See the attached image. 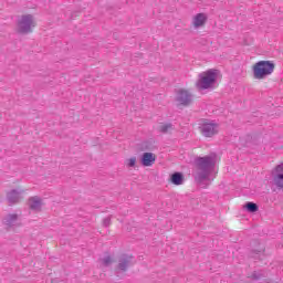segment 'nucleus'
<instances>
[{
    "label": "nucleus",
    "instance_id": "f257e3e1",
    "mask_svg": "<svg viewBox=\"0 0 283 283\" xmlns=\"http://www.w3.org/2000/svg\"><path fill=\"white\" fill-rule=\"evenodd\" d=\"M218 170L216 169V156H206L197 159V171L195 174L198 182H211L216 179Z\"/></svg>",
    "mask_w": 283,
    "mask_h": 283
},
{
    "label": "nucleus",
    "instance_id": "f03ea898",
    "mask_svg": "<svg viewBox=\"0 0 283 283\" xmlns=\"http://www.w3.org/2000/svg\"><path fill=\"white\" fill-rule=\"evenodd\" d=\"M222 78V73L218 69H209L199 74L197 81L198 90H213L218 85V81Z\"/></svg>",
    "mask_w": 283,
    "mask_h": 283
},
{
    "label": "nucleus",
    "instance_id": "7ed1b4c3",
    "mask_svg": "<svg viewBox=\"0 0 283 283\" xmlns=\"http://www.w3.org/2000/svg\"><path fill=\"white\" fill-rule=\"evenodd\" d=\"M253 78L264 81L275 72V63L273 61H259L252 66Z\"/></svg>",
    "mask_w": 283,
    "mask_h": 283
},
{
    "label": "nucleus",
    "instance_id": "20e7f679",
    "mask_svg": "<svg viewBox=\"0 0 283 283\" xmlns=\"http://www.w3.org/2000/svg\"><path fill=\"white\" fill-rule=\"evenodd\" d=\"M35 25L34 17H32V14L22 15L18 22V32L20 34H30V32H32V28Z\"/></svg>",
    "mask_w": 283,
    "mask_h": 283
},
{
    "label": "nucleus",
    "instance_id": "39448f33",
    "mask_svg": "<svg viewBox=\"0 0 283 283\" xmlns=\"http://www.w3.org/2000/svg\"><path fill=\"white\" fill-rule=\"evenodd\" d=\"M202 136H205L206 138H211L212 136H216V134H218V132H220V126H218V124L211 122V120H203L200 124L199 127Z\"/></svg>",
    "mask_w": 283,
    "mask_h": 283
},
{
    "label": "nucleus",
    "instance_id": "423d86ee",
    "mask_svg": "<svg viewBox=\"0 0 283 283\" xmlns=\"http://www.w3.org/2000/svg\"><path fill=\"white\" fill-rule=\"evenodd\" d=\"M176 101L179 105H189L191 103V93L187 90H178L176 94Z\"/></svg>",
    "mask_w": 283,
    "mask_h": 283
},
{
    "label": "nucleus",
    "instance_id": "0eeeda50",
    "mask_svg": "<svg viewBox=\"0 0 283 283\" xmlns=\"http://www.w3.org/2000/svg\"><path fill=\"white\" fill-rule=\"evenodd\" d=\"M21 196H23V190L13 189L7 195L8 202H10V205H14L21 200Z\"/></svg>",
    "mask_w": 283,
    "mask_h": 283
},
{
    "label": "nucleus",
    "instance_id": "6e6552de",
    "mask_svg": "<svg viewBox=\"0 0 283 283\" xmlns=\"http://www.w3.org/2000/svg\"><path fill=\"white\" fill-rule=\"evenodd\" d=\"M156 163V156L153 153H145L142 156V165L144 167H151Z\"/></svg>",
    "mask_w": 283,
    "mask_h": 283
},
{
    "label": "nucleus",
    "instance_id": "1a4fd4ad",
    "mask_svg": "<svg viewBox=\"0 0 283 283\" xmlns=\"http://www.w3.org/2000/svg\"><path fill=\"white\" fill-rule=\"evenodd\" d=\"M29 207L33 211H41V207H43V201L39 197H31L29 199Z\"/></svg>",
    "mask_w": 283,
    "mask_h": 283
},
{
    "label": "nucleus",
    "instance_id": "9d476101",
    "mask_svg": "<svg viewBox=\"0 0 283 283\" xmlns=\"http://www.w3.org/2000/svg\"><path fill=\"white\" fill-rule=\"evenodd\" d=\"M205 23H207V14L198 13L197 15H195L192 24L196 28H202V25H205Z\"/></svg>",
    "mask_w": 283,
    "mask_h": 283
},
{
    "label": "nucleus",
    "instance_id": "9b49d317",
    "mask_svg": "<svg viewBox=\"0 0 283 283\" xmlns=\"http://www.w3.org/2000/svg\"><path fill=\"white\" fill-rule=\"evenodd\" d=\"M3 224H6L7 227H14V226L19 224V216H17V214H8L3 219Z\"/></svg>",
    "mask_w": 283,
    "mask_h": 283
},
{
    "label": "nucleus",
    "instance_id": "f8f14e48",
    "mask_svg": "<svg viewBox=\"0 0 283 283\" xmlns=\"http://www.w3.org/2000/svg\"><path fill=\"white\" fill-rule=\"evenodd\" d=\"M129 264H132V256H123L119 260V265H118L119 271H125L127 266H129Z\"/></svg>",
    "mask_w": 283,
    "mask_h": 283
},
{
    "label": "nucleus",
    "instance_id": "ddd939ff",
    "mask_svg": "<svg viewBox=\"0 0 283 283\" xmlns=\"http://www.w3.org/2000/svg\"><path fill=\"white\" fill-rule=\"evenodd\" d=\"M182 174L180 172H175L172 176H171V182L172 185H182Z\"/></svg>",
    "mask_w": 283,
    "mask_h": 283
},
{
    "label": "nucleus",
    "instance_id": "4468645a",
    "mask_svg": "<svg viewBox=\"0 0 283 283\" xmlns=\"http://www.w3.org/2000/svg\"><path fill=\"white\" fill-rule=\"evenodd\" d=\"M245 209L250 213H255V211H258V205L254 202H248V203H245Z\"/></svg>",
    "mask_w": 283,
    "mask_h": 283
},
{
    "label": "nucleus",
    "instance_id": "2eb2a0df",
    "mask_svg": "<svg viewBox=\"0 0 283 283\" xmlns=\"http://www.w3.org/2000/svg\"><path fill=\"white\" fill-rule=\"evenodd\" d=\"M159 132L166 133L171 129H174V126L171 124H163L158 127Z\"/></svg>",
    "mask_w": 283,
    "mask_h": 283
},
{
    "label": "nucleus",
    "instance_id": "dca6fc26",
    "mask_svg": "<svg viewBox=\"0 0 283 283\" xmlns=\"http://www.w3.org/2000/svg\"><path fill=\"white\" fill-rule=\"evenodd\" d=\"M126 167H136V157H130L126 160Z\"/></svg>",
    "mask_w": 283,
    "mask_h": 283
},
{
    "label": "nucleus",
    "instance_id": "f3484780",
    "mask_svg": "<svg viewBox=\"0 0 283 283\" xmlns=\"http://www.w3.org/2000/svg\"><path fill=\"white\" fill-rule=\"evenodd\" d=\"M113 262L112 256L107 255L104 259H102V264L104 266H109V264Z\"/></svg>",
    "mask_w": 283,
    "mask_h": 283
},
{
    "label": "nucleus",
    "instance_id": "a211bd4d",
    "mask_svg": "<svg viewBox=\"0 0 283 283\" xmlns=\"http://www.w3.org/2000/svg\"><path fill=\"white\" fill-rule=\"evenodd\" d=\"M109 218L104 219V227H109Z\"/></svg>",
    "mask_w": 283,
    "mask_h": 283
},
{
    "label": "nucleus",
    "instance_id": "6ab92c4d",
    "mask_svg": "<svg viewBox=\"0 0 283 283\" xmlns=\"http://www.w3.org/2000/svg\"><path fill=\"white\" fill-rule=\"evenodd\" d=\"M252 277H253V280H260V276H258L256 273H254Z\"/></svg>",
    "mask_w": 283,
    "mask_h": 283
}]
</instances>
